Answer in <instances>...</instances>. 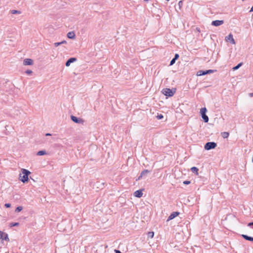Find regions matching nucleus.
Returning <instances> with one entry per match:
<instances>
[{"instance_id":"f257e3e1","label":"nucleus","mask_w":253,"mask_h":253,"mask_svg":"<svg viewBox=\"0 0 253 253\" xmlns=\"http://www.w3.org/2000/svg\"><path fill=\"white\" fill-rule=\"evenodd\" d=\"M21 170L23 175L22 176H20V180L23 183H25L28 181V175L30 173V172L28 170L25 169H22Z\"/></svg>"},{"instance_id":"f03ea898","label":"nucleus","mask_w":253,"mask_h":253,"mask_svg":"<svg viewBox=\"0 0 253 253\" xmlns=\"http://www.w3.org/2000/svg\"><path fill=\"white\" fill-rule=\"evenodd\" d=\"M162 92L165 96L171 97L174 95L175 90V89L173 90L169 88H165L162 90Z\"/></svg>"},{"instance_id":"7ed1b4c3","label":"nucleus","mask_w":253,"mask_h":253,"mask_svg":"<svg viewBox=\"0 0 253 253\" xmlns=\"http://www.w3.org/2000/svg\"><path fill=\"white\" fill-rule=\"evenodd\" d=\"M216 145V143L214 142H208L206 143L204 148L205 150H210L215 148Z\"/></svg>"},{"instance_id":"20e7f679","label":"nucleus","mask_w":253,"mask_h":253,"mask_svg":"<svg viewBox=\"0 0 253 253\" xmlns=\"http://www.w3.org/2000/svg\"><path fill=\"white\" fill-rule=\"evenodd\" d=\"M213 72L212 70H208L206 71L199 70L197 73V75L198 76H204L208 74L211 73Z\"/></svg>"},{"instance_id":"39448f33","label":"nucleus","mask_w":253,"mask_h":253,"mask_svg":"<svg viewBox=\"0 0 253 253\" xmlns=\"http://www.w3.org/2000/svg\"><path fill=\"white\" fill-rule=\"evenodd\" d=\"M225 40L226 41L229 42L233 44H235V40L231 34H230L228 36L225 37Z\"/></svg>"},{"instance_id":"423d86ee","label":"nucleus","mask_w":253,"mask_h":253,"mask_svg":"<svg viewBox=\"0 0 253 253\" xmlns=\"http://www.w3.org/2000/svg\"><path fill=\"white\" fill-rule=\"evenodd\" d=\"M0 238L1 240H9L7 234L1 231H0Z\"/></svg>"},{"instance_id":"0eeeda50","label":"nucleus","mask_w":253,"mask_h":253,"mask_svg":"<svg viewBox=\"0 0 253 253\" xmlns=\"http://www.w3.org/2000/svg\"><path fill=\"white\" fill-rule=\"evenodd\" d=\"M71 120L72 121H73L74 122L77 123V124H80V123H82L83 122V121L82 120V119H81L80 118H78L74 116H71Z\"/></svg>"},{"instance_id":"6e6552de","label":"nucleus","mask_w":253,"mask_h":253,"mask_svg":"<svg viewBox=\"0 0 253 253\" xmlns=\"http://www.w3.org/2000/svg\"><path fill=\"white\" fill-rule=\"evenodd\" d=\"M23 64L24 65H32L33 64V60L30 58H26L23 60Z\"/></svg>"},{"instance_id":"1a4fd4ad","label":"nucleus","mask_w":253,"mask_h":253,"mask_svg":"<svg viewBox=\"0 0 253 253\" xmlns=\"http://www.w3.org/2000/svg\"><path fill=\"white\" fill-rule=\"evenodd\" d=\"M224 21L223 20H214L211 23V25L214 26H218L223 24Z\"/></svg>"},{"instance_id":"9d476101","label":"nucleus","mask_w":253,"mask_h":253,"mask_svg":"<svg viewBox=\"0 0 253 253\" xmlns=\"http://www.w3.org/2000/svg\"><path fill=\"white\" fill-rule=\"evenodd\" d=\"M179 214V213L178 212H173L168 217L167 221H169L170 220H172V219L175 218L176 216H177Z\"/></svg>"},{"instance_id":"9b49d317","label":"nucleus","mask_w":253,"mask_h":253,"mask_svg":"<svg viewBox=\"0 0 253 253\" xmlns=\"http://www.w3.org/2000/svg\"><path fill=\"white\" fill-rule=\"evenodd\" d=\"M77 60V59L74 57H72L69 58L67 62L65 63V65L67 67L69 66L71 64V63H73L74 62L76 61Z\"/></svg>"},{"instance_id":"f8f14e48","label":"nucleus","mask_w":253,"mask_h":253,"mask_svg":"<svg viewBox=\"0 0 253 253\" xmlns=\"http://www.w3.org/2000/svg\"><path fill=\"white\" fill-rule=\"evenodd\" d=\"M143 193L142 190H138L134 192V196L137 198H140L142 196Z\"/></svg>"},{"instance_id":"ddd939ff","label":"nucleus","mask_w":253,"mask_h":253,"mask_svg":"<svg viewBox=\"0 0 253 253\" xmlns=\"http://www.w3.org/2000/svg\"><path fill=\"white\" fill-rule=\"evenodd\" d=\"M67 37L70 39H73L75 38V34L73 32H70L67 34Z\"/></svg>"},{"instance_id":"4468645a","label":"nucleus","mask_w":253,"mask_h":253,"mask_svg":"<svg viewBox=\"0 0 253 253\" xmlns=\"http://www.w3.org/2000/svg\"><path fill=\"white\" fill-rule=\"evenodd\" d=\"M242 236L244 239H245L246 240L250 241H253V237L249 236L246 235L242 234Z\"/></svg>"},{"instance_id":"2eb2a0df","label":"nucleus","mask_w":253,"mask_h":253,"mask_svg":"<svg viewBox=\"0 0 253 253\" xmlns=\"http://www.w3.org/2000/svg\"><path fill=\"white\" fill-rule=\"evenodd\" d=\"M149 172H150V171L147 169H144L141 172L140 177H143V176L146 175L147 173Z\"/></svg>"},{"instance_id":"dca6fc26","label":"nucleus","mask_w":253,"mask_h":253,"mask_svg":"<svg viewBox=\"0 0 253 253\" xmlns=\"http://www.w3.org/2000/svg\"><path fill=\"white\" fill-rule=\"evenodd\" d=\"M191 171L193 173H195L196 175H198V169L195 167H193L191 169Z\"/></svg>"},{"instance_id":"f3484780","label":"nucleus","mask_w":253,"mask_h":253,"mask_svg":"<svg viewBox=\"0 0 253 253\" xmlns=\"http://www.w3.org/2000/svg\"><path fill=\"white\" fill-rule=\"evenodd\" d=\"M201 116H202V117L203 119L204 122L205 123H208L209 121V120L208 116L207 115H206V114H204Z\"/></svg>"},{"instance_id":"a211bd4d","label":"nucleus","mask_w":253,"mask_h":253,"mask_svg":"<svg viewBox=\"0 0 253 253\" xmlns=\"http://www.w3.org/2000/svg\"><path fill=\"white\" fill-rule=\"evenodd\" d=\"M206 112H207V109L205 107L202 108L200 109V113H201V115L206 114Z\"/></svg>"},{"instance_id":"6ab92c4d","label":"nucleus","mask_w":253,"mask_h":253,"mask_svg":"<svg viewBox=\"0 0 253 253\" xmlns=\"http://www.w3.org/2000/svg\"><path fill=\"white\" fill-rule=\"evenodd\" d=\"M46 154V151H40L37 153V155L39 156H42Z\"/></svg>"},{"instance_id":"aec40b11","label":"nucleus","mask_w":253,"mask_h":253,"mask_svg":"<svg viewBox=\"0 0 253 253\" xmlns=\"http://www.w3.org/2000/svg\"><path fill=\"white\" fill-rule=\"evenodd\" d=\"M242 65V63H240L237 66L234 67L233 68V70L234 71H235V70L238 69Z\"/></svg>"},{"instance_id":"412c9836","label":"nucleus","mask_w":253,"mask_h":253,"mask_svg":"<svg viewBox=\"0 0 253 253\" xmlns=\"http://www.w3.org/2000/svg\"><path fill=\"white\" fill-rule=\"evenodd\" d=\"M154 233L153 232H149L148 233V237L152 238L154 237Z\"/></svg>"},{"instance_id":"4be33fe9","label":"nucleus","mask_w":253,"mask_h":253,"mask_svg":"<svg viewBox=\"0 0 253 253\" xmlns=\"http://www.w3.org/2000/svg\"><path fill=\"white\" fill-rule=\"evenodd\" d=\"M11 13L12 14H20L21 13V12L20 11H18V10H12L11 11Z\"/></svg>"},{"instance_id":"5701e85b","label":"nucleus","mask_w":253,"mask_h":253,"mask_svg":"<svg viewBox=\"0 0 253 253\" xmlns=\"http://www.w3.org/2000/svg\"><path fill=\"white\" fill-rule=\"evenodd\" d=\"M22 209H23L22 207L19 206L16 208V210H15V212H20L22 210Z\"/></svg>"},{"instance_id":"b1692460","label":"nucleus","mask_w":253,"mask_h":253,"mask_svg":"<svg viewBox=\"0 0 253 253\" xmlns=\"http://www.w3.org/2000/svg\"><path fill=\"white\" fill-rule=\"evenodd\" d=\"M19 225V223L18 222H14V223H11L10 224V227H13V226H17Z\"/></svg>"},{"instance_id":"393cba45","label":"nucleus","mask_w":253,"mask_h":253,"mask_svg":"<svg viewBox=\"0 0 253 253\" xmlns=\"http://www.w3.org/2000/svg\"><path fill=\"white\" fill-rule=\"evenodd\" d=\"M229 136V133L225 132L223 134V137L224 138H227Z\"/></svg>"},{"instance_id":"a878e982","label":"nucleus","mask_w":253,"mask_h":253,"mask_svg":"<svg viewBox=\"0 0 253 253\" xmlns=\"http://www.w3.org/2000/svg\"><path fill=\"white\" fill-rule=\"evenodd\" d=\"M157 118L158 120H160V119H162L164 118V116L162 114H160V115H158L157 116Z\"/></svg>"},{"instance_id":"bb28decb","label":"nucleus","mask_w":253,"mask_h":253,"mask_svg":"<svg viewBox=\"0 0 253 253\" xmlns=\"http://www.w3.org/2000/svg\"><path fill=\"white\" fill-rule=\"evenodd\" d=\"M25 73L28 75H31L32 73V71L30 70H27Z\"/></svg>"},{"instance_id":"cd10ccee","label":"nucleus","mask_w":253,"mask_h":253,"mask_svg":"<svg viewBox=\"0 0 253 253\" xmlns=\"http://www.w3.org/2000/svg\"><path fill=\"white\" fill-rule=\"evenodd\" d=\"M61 45V42H55L54 43V45L55 46V47H57L58 46Z\"/></svg>"},{"instance_id":"c85d7f7f","label":"nucleus","mask_w":253,"mask_h":253,"mask_svg":"<svg viewBox=\"0 0 253 253\" xmlns=\"http://www.w3.org/2000/svg\"><path fill=\"white\" fill-rule=\"evenodd\" d=\"M175 60H174V59L173 58L170 62V65H172L173 64H174V63L175 62Z\"/></svg>"},{"instance_id":"c756f323","label":"nucleus","mask_w":253,"mask_h":253,"mask_svg":"<svg viewBox=\"0 0 253 253\" xmlns=\"http://www.w3.org/2000/svg\"><path fill=\"white\" fill-rule=\"evenodd\" d=\"M183 183L185 185H188L190 183V181L188 180L184 181Z\"/></svg>"},{"instance_id":"7c9ffc66","label":"nucleus","mask_w":253,"mask_h":253,"mask_svg":"<svg viewBox=\"0 0 253 253\" xmlns=\"http://www.w3.org/2000/svg\"><path fill=\"white\" fill-rule=\"evenodd\" d=\"M178 57H179V55L178 54H175L173 59H174V60H176Z\"/></svg>"},{"instance_id":"2f4dec72","label":"nucleus","mask_w":253,"mask_h":253,"mask_svg":"<svg viewBox=\"0 0 253 253\" xmlns=\"http://www.w3.org/2000/svg\"><path fill=\"white\" fill-rule=\"evenodd\" d=\"M5 206L6 208H9V207H10L11 205H10V204H9V203H6V204H5Z\"/></svg>"},{"instance_id":"473e14b6","label":"nucleus","mask_w":253,"mask_h":253,"mask_svg":"<svg viewBox=\"0 0 253 253\" xmlns=\"http://www.w3.org/2000/svg\"><path fill=\"white\" fill-rule=\"evenodd\" d=\"M178 5H179V7H181L182 5V1L181 0H180L178 2Z\"/></svg>"},{"instance_id":"72a5a7b5","label":"nucleus","mask_w":253,"mask_h":253,"mask_svg":"<svg viewBox=\"0 0 253 253\" xmlns=\"http://www.w3.org/2000/svg\"><path fill=\"white\" fill-rule=\"evenodd\" d=\"M66 43H67V42L66 41H63L61 42V44H65Z\"/></svg>"},{"instance_id":"f704fd0d","label":"nucleus","mask_w":253,"mask_h":253,"mask_svg":"<svg viewBox=\"0 0 253 253\" xmlns=\"http://www.w3.org/2000/svg\"><path fill=\"white\" fill-rule=\"evenodd\" d=\"M252 225H253V222L249 223L248 224V226H251Z\"/></svg>"},{"instance_id":"c9c22d12","label":"nucleus","mask_w":253,"mask_h":253,"mask_svg":"<svg viewBox=\"0 0 253 253\" xmlns=\"http://www.w3.org/2000/svg\"><path fill=\"white\" fill-rule=\"evenodd\" d=\"M249 96H250V97H253V93H250L249 94Z\"/></svg>"},{"instance_id":"e433bc0d","label":"nucleus","mask_w":253,"mask_h":253,"mask_svg":"<svg viewBox=\"0 0 253 253\" xmlns=\"http://www.w3.org/2000/svg\"><path fill=\"white\" fill-rule=\"evenodd\" d=\"M115 251L116 253H122L119 250H115Z\"/></svg>"},{"instance_id":"4c0bfd02","label":"nucleus","mask_w":253,"mask_h":253,"mask_svg":"<svg viewBox=\"0 0 253 253\" xmlns=\"http://www.w3.org/2000/svg\"><path fill=\"white\" fill-rule=\"evenodd\" d=\"M46 136H50L51 134L50 133H47L45 134Z\"/></svg>"},{"instance_id":"58836bf2","label":"nucleus","mask_w":253,"mask_h":253,"mask_svg":"<svg viewBox=\"0 0 253 253\" xmlns=\"http://www.w3.org/2000/svg\"><path fill=\"white\" fill-rule=\"evenodd\" d=\"M250 11V12L253 11V6L252 7V8H251V9Z\"/></svg>"},{"instance_id":"ea45409f","label":"nucleus","mask_w":253,"mask_h":253,"mask_svg":"<svg viewBox=\"0 0 253 253\" xmlns=\"http://www.w3.org/2000/svg\"><path fill=\"white\" fill-rule=\"evenodd\" d=\"M142 177H140V175L139 176L138 178V179H140V178H141Z\"/></svg>"},{"instance_id":"a19ab883","label":"nucleus","mask_w":253,"mask_h":253,"mask_svg":"<svg viewBox=\"0 0 253 253\" xmlns=\"http://www.w3.org/2000/svg\"><path fill=\"white\" fill-rule=\"evenodd\" d=\"M169 0H166L167 1H169Z\"/></svg>"},{"instance_id":"79ce46f5","label":"nucleus","mask_w":253,"mask_h":253,"mask_svg":"<svg viewBox=\"0 0 253 253\" xmlns=\"http://www.w3.org/2000/svg\"><path fill=\"white\" fill-rule=\"evenodd\" d=\"M144 1H148V0H144Z\"/></svg>"}]
</instances>
